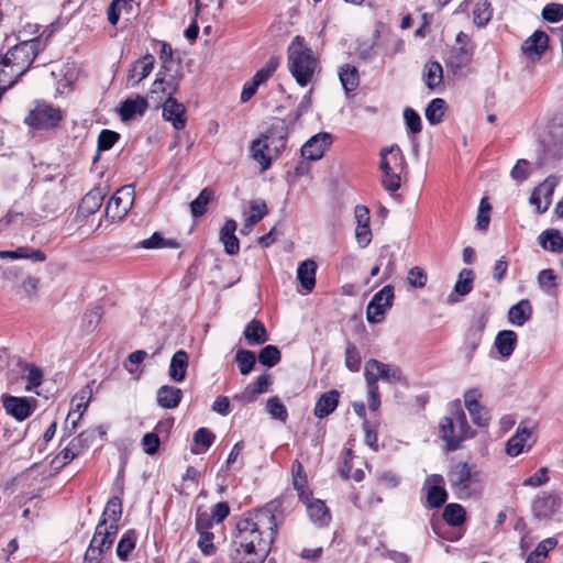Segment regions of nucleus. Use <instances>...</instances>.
Returning <instances> with one entry per match:
<instances>
[{
  "mask_svg": "<svg viewBox=\"0 0 563 563\" xmlns=\"http://www.w3.org/2000/svg\"><path fill=\"white\" fill-rule=\"evenodd\" d=\"M21 77L20 74L13 73V67L9 63H5L4 56H0V89L7 90L11 88L18 79Z\"/></svg>",
  "mask_w": 563,
  "mask_h": 563,
  "instance_id": "obj_44",
  "label": "nucleus"
},
{
  "mask_svg": "<svg viewBox=\"0 0 563 563\" xmlns=\"http://www.w3.org/2000/svg\"><path fill=\"white\" fill-rule=\"evenodd\" d=\"M302 501L306 505L309 518L314 523L319 526H325L329 523L331 515L324 501L312 497H306Z\"/></svg>",
  "mask_w": 563,
  "mask_h": 563,
  "instance_id": "obj_26",
  "label": "nucleus"
},
{
  "mask_svg": "<svg viewBox=\"0 0 563 563\" xmlns=\"http://www.w3.org/2000/svg\"><path fill=\"white\" fill-rule=\"evenodd\" d=\"M345 366L351 372H358L361 368V355L357 347L349 344L345 350Z\"/></svg>",
  "mask_w": 563,
  "mask_h": 563,
  "instance_id": "obj_61",
  "label": "nucleus"
},
{
  "mask_svg": "<svg viewBox=\"0 0 563 563\" xmlns=\"http://www.w3.org/2000/svg\"><path fill=\"white\" fill-rule=\"evenodd\" d=\"M364 376L366 385L369 386H378V380L396 384L402 379L401 371L397 366L385 364L374 358L366 362Z\"/></svg>",
  "mask_w": 563,
  "mask_h": 563,
  "instance_id": "obj_7",
  "label": "nucleus"
},
{
  "mask_svg": "<svg viewBox=\"0 0 563 563\" xmlns=\"http://www.w3.org/2000/svg\"><path fill=\"white\" fill-rule=\"evenodd\" d=\"M539 244L549 252H563V236L560 231L549 229L543 231L538 238Z\"/></svg>",
  "mask_w": 563,
  "mask_h": 563,
  "instance_id": "obj_38",
  "label": "nucleus"
},
{
  "mask_svg": "<svg viewBox=\"0 0 563 563\" xmlns=\"http://www.w3.org/2000/svg\"><path fill=\"white\" fill-rule=\"evenodd\" d=\"M340 393L335 389L323 393L317 400L313 413L317 418L323 419L331 415L338 407Z\"/></svg>",
  "mask_w": 563,
  "mask_h": 563,
  "instance_id": "obj_28",
  "label": "nucleus"
},
{
  "mask_svg": "<svg viewBox=\"0 0 563 563\" xmlns=\"http://www.w3.org/2000/svg\"><path fill=\"white\" fill-rule=\"evenodd\" d=\"M133 0H112L108 9V20L112 25L119 21L122 12L130 13L132 11Z\"/></svg>",
  "mask_w": 563,
  "mask_h": 563,
  "instance_id": "obj_50",
  "label": "nucleus"
},
{
  "mask_svg": "<svg viewBox=\"0 0 563 563\" xmlns=\"http://www.w3.org/2000/svg\"><path fill=\"white\" fill-rule=\"evenodd\" d=\"M0 258L5 260H21L29 258L34 262H43L45 261V254L40 250H33L31 247L21 246L14 251H0Z\"/></svg>",
  "mask_w": 563,
  "mask_h": 563,
  "instance_id": "obj_41",
  "label": "nucleus"
},
{
  "mask_svg": "<svg viewBox=\"0 0 563 563\" xmlns=\"http://www.w3.org/2000/svg\"><path fill=\"white\" fill-rule=\"evenodd\" d=\"M266 410L273 419L279 420L282 422L287 420V409L278 397H271L267 399Z\"/></svg>",
  "mask_w": 563,
  "mask_h": 563,
  "instance_id": "obj_54",
  "label": "nucleus"
},
{
  "mask_svg": "<svg viewBox=\"0 0 563 563\" xmlns=\"http://www.w3.org/2000/svg\"><path fill=\"white\" fill-rule=\"evenodd\" d=\"M119 140V134L111 130H102L98 136V148L109 151Z\"/></svg>",
  "mask_w": 563,
  "mask_h": 563,
  "instance_id": "obj_64",
  "label": "nucleus"
},
{
  "mask_svg": "<svg viewBox=\"0 0 563 563\" xmlns=\"http://www.w3.org/2000/svg\"><path fill=\"white\" fill-rule=\"evenodd\" d=\"M92 398V387L90 384H87L81 389H79L70 401V409L68 411L66 418V429L70 432H74L77 429V426L86 412L90 401Z\"/></svg>",
  "mask_w": 563,
  "mask_h": 563,
  "instance_id": "obj_13",
  "label": "nucleus"
},
{
  "mask_svg": "<svg viewBox=\"0 0 563 563\" xmlns=\"http://www.w3.org/2000/svg\"><path fill=\"white\" fill-rule=\"evenodd\" d=\"M474 273L472 269L464 268L460 272L453 291L448 296L449 303H456L460 298L470 294L473 289Z\"/></svg>",
  "mask_w": 563,
  "mask_h": 563,
  "instance_id": "obj_25",
  "label": "nucleus"
},
{
  "mask_svg": "<svg viewBox=\"0 0 563 563\" xmlns=\"http://www.w3.org/2000/svg\"><path fill=\"white\" fill-rule=\"evenodd\" d=\"M117 532L118 525L108 526L106 525V519L101 520L96 528L90 545L104 552L111 548Z\"/></svg>",
  "mask_w": 563,
  "mask_h": 563,
  "instance_id": "obj_21",
  "label": "nucleus"
},
{
  "mask_svg": "<svg viewBox=\"0 0 563 563\" xmlns=\"http://www.w3.org/2000/svg\"><path fill=\"white\" fill-rule=\"evenodd\" d=\"M240 373L242 375L249 374L255 365V354L249 350H239L235 355Z\"/></svg>",
  "mask_w": 563,
  "mask_h": 563,
  "instance_id": "obj_53",
  "label": "nucleus"
},
{
  "mask_svg": "<svg viewBox=\"0 0 563 563\" xmlns=\"http://www.w3.org/2000/svg\"><path fill=\"white\" fill-rule=\"evenodd\" d=\"M517 345V334L511 330L500 331L495 340V346L498 353L508 358L515 351Z\"/></svg>",
  "mask_w": 563,
  "mask_h": 563,
  "instance_id": "obj_35",
  "label": "nucleus"
},
{
  "mask_svg": "<svg viewBox=\"0 0 563 563\" xmlns=\"http://www.w3.org/2000/svg\"><path fill=\"white\" fill-rule=\"evenodd\" d=\"M556 275L553 269H542L537 277L539 287L547 294L552 295L558 286Z\"/></svg>",
  "mask_w": 563,
  "mask_h": 563,
  "instance_id": "obj_52",
  "label": "nucleus"
},
{
  "mask_svg": "<svg viewBox=\"0 0 563 563\" xmlns=\"http://www.w3.org/2000/svg\"><path fill=\"white\" fill-rule=\"evenodd\" d=\"M340 81L346 93L354 91L360 84L358 71L355 66L344 64L339 70Z\"/></svg>",
  "mask_w": 563,
  "mask_h": 563,
  "instance_id": "obj_42",
  "label": "nucleus"
},
{
  "mask_svg": "<svg viewBox=\"0 0 563 563\" xmlns=\"http://www.w3.org/2000/svg\"><path fill=\"white\" fill-rule=\"evenodd\" d=\"M549 36L543 31H536L521 45L522 53L532 62L539 60L548 47Z\"/></svg>",
  "mask_w": 563,
  "mask_h": 563,
  "instance_id": "obj_19",
  "label": "nucleus"
},
{
  "mask_svg": "<svg viewBox=\"0 0 563 563\" xmlns=\"http://www.w3.org/2000/svg\"><path fill=\"white\" fill-rule=\"evenodd\" d=\"M536 423L533 421H521L516 433L507 441L506 452L509 456H518L529 451L536 443Z\"/></svg>",
  "mask_w": 563,
  "mask_h": 563,
  "instance_id": "obj_9",
  "label": "nucleus"
},
{
  "mask_svg": "<svg viewBox=\"0 0 563 563\" xmlns=\"http://www.w3.org/2000/svg\"><path fill=\"white\" fill-rule=\"evenodd\" d=\"M278 65H279L278 58L271 57L268 59V62L261 69H258L255 73V75L253 76L252 79L257 85H262L263 82H265L276 71Z\"/></svg>",
  "mask_w": 563,
  "mask_h": 563,
  "instance_id": "obj_56",
  "label": "nucleus"
},
{
  "mask_svg": "<svg viewBox=\"0 0 563 563\" xmlns=\"http://www.w3.org/2000/svg\"><path fill=\"white\" fill-rule=\"evenodd\" d=\"M1 402L5 413L16 421L26 420L37 408V400L35 398L4 394L1 396Z\"/></svg>",
  "mask_w": 563,
  "mask_h": 563,
  "instance_id": "obj_12",
  "label": "nucleus"
},
{
  "mask_svg": "<svg viewBox=\"0 0 563 563\" xmlns=\"http://www.w3.org/2000/svg\"><path fill=\"white\" fill-rule=\"evenodd\" d=\"M286 145V128L283 121L275 120L271 128L251 143V158L262 170L269 168L272 161Z\"/></svg>",
  "mask_w": 563,
  "mask_h": 563,
  "instance_id": "obj_2",
  "label": "nucleus"
},
{
  "mask_svg": "<svg viewBox=\"0 0 563 563\" xmlns=\"http://www.w3.org/2000/svg\"><path fill=\"white\" fill-rule=\"evenodd\" d=\"M63 115L58 108L48 103H37L25 118V123L37 130H49L56 128Z\"/></svg>",
  "mask_w": 563,
  "mask_h": 563,
  "instance_id": "obj_8",
  "label": "nucleus"
},
{
  "mask_svg": "<svg viewBox=\"0 0 563 563\" xmlns=\"http://www.w3.org/2000/svg\"><path fill=\"white\" fill-rule=\"evenodd\" d=\"M407 282L411 287L423 288L428 282V275L423 268L415 266L409 269Z\"/></svg>",
  "mask_w": 563,
  "mask_h": 563,
  "instance_id": "obj_59",
  "label": "nucleus"
},
{
  "mask_svg": "<svg viewBox=\"0 0 563 563\" xmlns=\"http://www.w3.org/2000/svg\"><path fill=\"white\" fill-rule=\"evenodd\" d=\"M155 58L151 54H146L136 59L130 67L126 77V87L134 88L143 79H145L153 70Z\"/></svg>",
  "mask_w": 563,
  "mask_h": 563,
  "instance_id": "obj_18",
  "label": "nucleus"
},
{
  "mask_svg": "<svg viewBox=\"0 0 563 563\" xmlns=\"http://www.w3.org/2000/svg\"><path fill=\"white\" fill-rule=\"evenodd\" d=\"M531 314L532 307L529 300L522 299L509 309L508 320L510 323L521 327L531 318Z\"/></svg>",
  "mask_w": 563,
  "mask_h": 563,
  "instance_id": "obj_37",
  "label": "nucleus"
},
{
  "mask_svg": "<svg viewBox=\"0 0 563 563\" xmlns=\"http://www.w3.org/2000/svg\"><path fill=\"white\" fill-rule=\"evenodd\" d=\"M244 338L250 345H260L268 340L264 324L256 319H253L246 324Z\"/></svg>",
  "mask_w": 563,
  "mask_h": 563,
  "instance_id": "obj_39",
  "label": "nucleus"
},
{
  "mask_svg": "<svg viewBox=\"0 0 563 563\" xmlns=\"http://www.w3.org/2000/svg\"><path fill=\"white\" fill-rule=\"evenodd\" d=\"M405 158L397 145L380 151L379 168L382 172L402 170Z\"/></svg>",
  "mask_w": 563,
  "mask_h": 563,
  "instance_id": "obj_23",
  "label": "nucleus"
},
{
  "mask_svg": "<svg viewBox=\"0 0 563 563\" xmlns=\"http://www.w3.org/2000/svg\"><path fill=\"white\" fill-rule=\"evenodd\" d=\"M214 440V434L206 429L200 428L194 434L195 446L191 449L192 453L200 454L207 451Z\"/></svg>",
  "mask_w": 563,
  "mask_h": 563,
  "instance_id": "obj_45",
  "label": "nucleus"
},
{
  "mask_svg": "<svg viewBox=\"0 0 563 563\" xmlns=\"http://www.w3.org/2000/svg\"><path fill=\"white\" fill-rule=\"evenodd\" d=\"M139 245L146 250L178 249L180 246L176 239L165 238L159 232L153 233L148 239L141 241Z\"/></svg>",
  "mask_w": 563,
  "mask_h": 563,
  "instance_id": "obj_40",
  "label": "nucleus"
},
{
  "mask_svg": "<svg viewBox=\"0 0 563 563\" xmlns=\"http://www.w3.org/2000/svg\"><path fill=\"white\" fill-rule=\"evenodd\" d=\"M452 489L459 498L477 496L483 489V475L476 466L457 463L449 473Z\"/></svg>",
  "mask_w": 563,
  "mask_h": 563,
  "instance_id": "obj_5",
  "label": "nucleus"
},
{
  "mask_svg": "<svg viewBox=\"0 0 563 563\" xmlns=\"http://www.w3.org/2000/svg\"><path fill=\"white\" fill-rule=\"evenodd\" d=\"M148 107L146 98L142 96H134L125 99L120 108L119 113L123 121L133 119L136 115H142Z\"/></svg>",
  "mask_w": 563,
  "mask_h": 563,
  "instance_id": "obj_27",
  "label": "nucleus"
},
{
  "mask_svg": "<svg viewBox=\"0 0 563 563\" xmlns=\"http://www.w3.org/2000/svg\"><path fill=\"white\" fill-rule=\"evenodd\" d=\"M134 202V190L131 186H123L118 189L106 207V216L112 221L122 220L132 208Z\"/></svg>",
  "mask_w": 563,
  "mask_h": 563,
  "instance_id": "obj_10",
  "label": "nucleus"
},
{
  "mask_svg": "<svg viewBox=\"0 0 563 563\" xmlns=\"http://www.w3.org/2000/svg\"><path fill=\"white\" fill-rule=\"evenodd\" d=\"M394 287L384 286L374 295L366 308V319L369 323H379L384 320L386 312L391 308L394 301Z\"/></svg>",
  "mask_w": 563,
  "mask_h": 563,
  "instance_id": "obj_11",
  "label": "nucleus"
},
{
  "mask_svg": "<svg viewBox=\"0 0 563 563\" xmlns=\"http://www.w3.org/2000/svg\"><path fill=\"white\" fill-rule=\"evenodd\" d=\"M44 33L31 40H22L7 51L4 60L13 67V73L24 75L36 55L46 47L48 35L45 36Z\"/></svg>",
  "mask_w": 563,
  "mask_h": 563,
  "instance_id": "obj_6",
  "label": "nucleus"
},
{
  "mask_svg": "<svg viewBox=\"0 0 563 563\" xmlns=\"http://www.w3.org/2000/svg\"><path fill=\"white\" fill-rule=\"evenodd\" d=\"M261 364L272 367L280 361V352L275 345H266L258 354Z\"/></svg>",
  "mask_w": 563,
  "mask_h": 563,
  "instance_id": "obj_57",
  "label": "nucleus"
},
{
  "mask_svg": "<svg viewBox=\"0 0 563 563\" xmlns=\"http://www.w3.org/2000/svg\"><path fill=\"white\" fill-rule=\"evenodd\" d=\"M276 518L269 509H261L241 519L233 537L235 555L264 563L276 533Z\"/></svg>",
  "mask_w": 563,
  "mask_h": 563,
  "instance_id": "obj_1",
  "label": "nucleus"
},
{
  "mask_svg": "<svg viewBox=\"0 0 563 563\" xmlns=\"http://www.w3.org/2000/svg\"><path fill=\"white\" fill-rule=\"evenodd\" d=\"M104 194L101 189L95 188L87 192L82 198L78 211L82 216H89L99 210L102 205Z\"/></svg>",
  "mask_w": 563,
  "mask_h": 563,
  "instance_id": "obj_36",
  "label": "nucleus"
},
{
  "mask_svg": "<svg viewBox=\"0 0 563 563\" xmlns=\"http://www.w3.org/2000/svg\"><path fill=\"white\" fill-rule=\"evenodd\" d=\"M422 490L426 493L427 505L430 508H438L446 501L448 494L444 488V478L441 475L428 476Z\"/></svg>",
  "mask_w": 563,
  "mask_h": 563,
  "instance_id": "obj_15",
  "label": "nucleus"
},
{
  "mask_svg": "<svg viewBox=\"0 0 563 563\" xmlns=\"http://www.w3.org/2000/svg\"><path fill=\"white\" fill-rule=\"evenodd\" d=\"M288 69L297 84L307 86L319 73V62L300 36H296L288 46Z\"/></svg>",
  "mask_w": 563,
  "mask_h": 563,
  "instance_id": "obj_3",
  "label": "nucleus"
},
{
  "mask_svg": "<svg viewBox=\"0 0 563 563\" xmlns=\"http://www.w3.org/2000/svg\"><path fill=\"white\" fill-rule=\"evenodd\" d=\"M136 542V536L134 531L125 532L119 541L117 553L122 560H125L131 551L134 549Z\"/></svg>",
  "mask_w": 563,
  "mask_h": 563,
  "instance_id": "obj_55",
  "label": "nucleus"
},
{
  "mask_svg": "<svg viewBox=\"0 0 563 563\" xmlns=\"http://www.w3.org/2000/svg\"><path fill=\"white\" fill-rule=\"evenodd\" d=\"M542 18L551 23H556L563 20V4L549 3L542 9Z\"/></svg>",
  "mask_w": 563,
  "mask_h": 563,
  "instance_id": "obj_60",
  "label": "nucleus"
},
{
  "mask_svg": "<svg viewBox=\"0 0 563 563\" xmlns=\"http://www.w3.org/2000/svg\"><path fill=\"white\" fill-rule=\"evenodd\" d=\"M424 82L430 89H434L442 82L443 70L442 66L437 62L428 63L424 66Z\"/></svg>",
  "mask_w": 563,
  "mask_h": 563,
  "instance_id": "obj_46",
  "label": "nucleus"
},
{
  "mask_svg": "<svg viewBox=\"0 0 563 563\" xmlns=\"http://www.w3.org/2000/svg\"><path fill=\"white\" fill-rule=\"evenodd\" d=\"M241 233L249 234L252 228L267 214V206L264 200L256 199L250 202L249 211Z\"/></svg>",
  "mask_w": 563,
  "mask_h": 563,
  "instance_id": "obj_30",
  "label": "nucleus"
},
{
  "mask_svg": "<svg viewBox=\"0 0 563 563\" xmlns=\"http://www.w3.org/2000/svg\"><path fill=\"white\" fill-rule=\"evenodd\" d=\"M332 142L331 135L325 132L311 136L301 147V155L309 161H319Z\"/></svg>",
  "mask_w": 563,
  "mask_h": 563,
  "instance_id": "obj_16",
  "label": "nucleus"
},
{
  "mask_svg": "<svg viewBox=\"0 0 563 563\" xmlns=\"http://www.w3.org/2000/svg\"><path fill=\"white\" fill-rule=\"evenodd\" d=\"M181 398V389L169 385H164L159 387L156 393L157 404L165 409H174L178 407Z\"/></svg>",
  "mask_w": 563,
  "mask_h": 563,
  "instance_id": "obj_31",
  "label": "nucleus"
},
{
  "mask_svg": "<svg viewBox=\"0 0 563 563\" xmlns=\"http://www.w3.org/2000/svg\"><path fill=\"white\" fill-rule=\"evenodd\" d=\"M163 118L170 122L176 130L184 129L187 122L185 106L174 97L166 98L163 103Z\"/></svg>",
  "mask_w": 563,
  "mask_h": 563,
  "instance_id": "obj_20",
  "label": "nucleus"
},
{
  "mask_svg": "<svg viewBox=\"0 0 563 563\" xmlns=\"http://www.w3.org/2000/svg\"><path fill=\"white\" fill-rule=\"evenodd\" d=\"M560 507V500L552 494L543 493L538 496L532 504V511L540 519L552 517Z\"/></svg>",
  "mask_w": 563,
  "mask_h": 563,
  "instance_id": "obj_22",
  "label": "nucleus"
},
{
  "mask_svg": "<svg viewBox=\"0 0 563 563\" xmlns=\"http://www.w3.org/2000/svg\"><path fill=\"white\" fill-rule=\"evenodd\" d=\"M443 519L450 526H460L465 521V510L460 504H449L444 508Z\"/></svg>",
  "mask_w": 563,
  "mask_h": 563,
  "instance_id": "obj_48",
  "label": "nucleus"
},
{
  "mask_svg": "<svg viewBox=\"0 0 563 563\" xmlns=\"http://www.w3.org/2000/svg\"><path fill=\"white\" fill-rule=\"evenodd\" d=\"M166 69H159L156 75V79L154 80L152 88L150 90V96L162 93L159 99L164 96L167 98L173 97L178 90V79L175 76H166Z\"/></svg>",
  "mask_w": 563,
  "mask_h": 563,
  "instance_id": "obj_24",
  "label": "nucleus"
},
{
  "mask_svg": "<svg viewBox=\"0 0 563 563\" xmlns=\"http://www.w3.org/2000/svg\"><path fill=\"white\" fill-rule=\"evenodd\" d=\"M238 224L234 220L229 219L220 230L219 239L224 245V250L230 255H235L240 251V243L235 235Z\"/></svg>",
  "mask_w": 563,
  "mask_h": 563,
  "instance_id": "obj_29",
  "label": "nucleus"
},
{
  "mask_svg": "<svg viewBox=\"0 0 563 563\" xmlns=\"http://www.w3.org/2000/svg\"><path fill=\"white\" fill-rule=\"evenodd\" d=\"M401 170L382 172V183L386 190L394 192L400 187V173Z\"/></svg>",
  "mask_w": 563,
  "mask_h": 563,
  "instance_id": "obj_62",
  "label": "nucleus"
},
{
  "mask_svg": "<svg viewBox=\"0 0 563 563\" xmlns=\"http://www.w3.org/2000/svg\"><path fill=\"white\" fill-rule=\"evenodd\" d=\"M356 221L355 240L360 247H366L372 241V231L369 228L371 214L365 206H356L354 209Z\"/></svg>",
  "mask_w": 563,
  "mask_h": 563,
  "instance_id": "obj_17",
  "label": "nucleus"
},
{
  "mask_svg": "<svg viewBox=\"0 0 563 563\" xmlns=\"http://www.w3.org/2000/svg\"><path fill=\"white\" fill-rule=\"evenodd\" d=\"M122 515V503L120 498L112 497L106 505L102 514V520L106 519V525H117Z\"/></svg>",
  "mask_w": 563,
  "mask_h": 563,
  "instance_id": "obj_47",
  "label": "nucleus"
},
{
  "mask_svg": "<svg viewBox=\"0 0 563 563\" xmlns=\"http://www.w3.org/2000/svg\"><path fill=\"white\" fill-rule=\"evenodd\" d=\"M213 191L209 188H205L200 191L198 197L191 201L190 211L194 217H200L206 212L207 206L212 199Z\"/></svg>",
  "mask_w": 563,
  "mask_h": 563,
  "instance_id": "obj_51",
  "label": "nucleus"
},
{
  "mask_svg": "<svg viewBox=\"0 0 563 563\" xmlns=\"http://www.w3.org/2000/svg\"><path fill=\"white\" fill-rule=\"evenodd\" d=\"M210 526L209 519H205L203 515H198L196 520V527L200 531L198 547L201 552L206 555H210L214 552L213 545V533L209 531H203Z\"/></svg>",
  "mask_w": 563,
  "mask_h": 563,
  "instance_id": "obj_34",
  "label": "nucleus"
},
{
  "mask_svg": "<svg viewBox=\"0 0 563 563\" xmlns=\"http://www.w3.org/2000/svg\"><path fill=\"white\" fill-rule=\"evenodd\" d=\"M471 56L472 54L467 49L460 47L452 52L449 64L452 68L462 69L470 64Z\"/></svg>",
  "mask_w": 563,
  "mask_h": 563,
  "instance_id": "obj_58",
  "label": "nucleus"
},
{
  "mask_svg": "<svg viewBox=\"0 0 563 563\" xmlns=\"http://www.w3.org/2000/svg\"><path fill=\"white\" fill-rule=\"evenodd\" d=\"M404 119L408 130L416 134L421 131V119L420 115L411 108L404 110Z\"/></svg>",
  "mask_w": 563,
  "mask_h": 563,
  "instance_id": "obj_63",
  "label": "nucleus"
},
{
  "mask_svg": "<svg viewBox=\"0 0 563 563\" xmlns=\"http://www.w3.org/2000/svg\"><path fill=\"white\" fill-rule=\"evenodd\" d=\"M493 10L487 0H479L473 9V19L478 26L486 25L492 19Z\"/></svg>",
  "mask_w": 563,
  "mask_h": 563,
  "instance_id": "obj_49",
  "label": "nucleus"
},
{
  "mask_svg": "<svg viewBox=\"0 0 563 563\" xmlns=\"http://www.w3.org/2000/svg\"><path fill=\"white\" fill-rule=\"evenodd\" d=\"M317 264L312 260L301 262L297 268V279L306 291L310 292L316 285Z\"/></svg>",
  "mask_w": 563,
  "mask_h": 563,
  "instance_id": "obj_33",
  "label": "nucleus"
},
{
  "mask_svg": "<svg viewBox=\"0 0 563 563\" xmlns=\"http://www.w3.org/2000/svg\"><path fill=\"white\" fill-rule=\"evenodd\" d=\"M189 357L186 351L178 350L172 357L169 364V377L176 383L186 378Z\"/></svg>",
  "mask_w": 563,
  "mask_h": 563,
  "instance_id": "obj_32",
  "label": "nucleus"
},
{
  "mask_svg": "<svg viewBox=\"0 0 563 563\" xmlns=\"http://www.w3.org/2000/svg\"><path fill=\"white\" fill-rule=\"evenodd\" d=\"M558 184L559 179L555 176H549L533 189L529 202L536 207L538 213H543L549 209Z\"/></svg>",
  "mask_w": 563,
  "mask_h": 563,
  "instance_id": "obj_14",
  "label": "nucleus"
},
{
  "mask_svg": "<svg viewBox=\"0 0 563 563\" xmlns=\"http://www.w3.org/2000/svg\"><path fill=\"white\" fill-rule=\"evenodd\" d=\"M446 104L441 98L433 99L426 109V118L430 124L440 123L445 114Z\"/></svg>",
  "mask_w": 563,
  "mask_h": 563,
  "instance_id": "obj_43",
  "label": "nucleus"
},
{
  "mask_svg": "<svg viewBox=\"0 0 563 563\" xmlns=\"http://www.w3.org/2000/svg\"><path fill=\"white\" fill-rule=\"evenodd\" d=\"M439 429L441 439L451 451L457 450L463 441L475 434L459 401L450 405L448 415L440 420Z\"/></svg>",
  "mask_w": 563,
  "mask_h": 563,
  "instance_id": "obj_4",
  "label": "nucleus"
}]
</instances>
